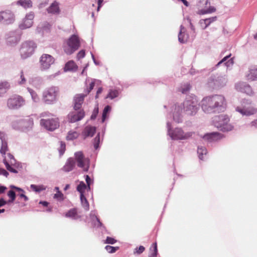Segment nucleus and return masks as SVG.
Masks as SVG:
<instances>
[{
	"instance_id": "f257e3e1",
	"label": "nucleus",
	"mask_w": 257,
	"mask_h": 257,
	"mask_svg": "<svg viewBox=\"0 0 257 257\" xmlns=\"http://www.w3.org/2000/svg\"><path fill=\"white\" fill-rule=\"evenodd\" d=\"M201 106L206 113H220L225 110L226 102L222 95H212L204 97L201 101Z\"/></svg>"
},
{
	"instance_id": "f03ea898",
	"label": "nucleus",
	"mask_w": 257,
	"mask_h": 257,
	"mask_svg": "<svg viewBox=\"0 0 257 257\" xmlns=\"http://www.w3.org/2000/svg\"><path fill=\"white\" fill-rule=\"evenodd\" d=\"M183 109L188 115H195L199 109L198 101L195 96H188L183 104H176L173 112L174 120L179 123L182 121V113Z\"/></svg>"
},
{
	"instance_id": "7ed1b4c3",
	"label": "nucleus",
	"mask_w": 257,
	"mask_h": 257,
	"mask_svg": "<svg viewBox=\"0 0 257 257\" xmlns=\"http://www.w3.org/2000/svg\"><path fill=\"white\" fill-rule=\"evenodd\" d=\"M167 127L168 135L173 140H187L191 138L194 134L191 132L185 133L181 128L179 127L173 129L171 128V123L169 121L167 122Z\"/></svg>"
},
{
	"instance_id": "20e7f679",
	"label": "nucleus",
	"mask_w": 257,
	"mask_h": 257,
	"mask_svg": "<svg viewBox=\"0 0 257 257\" xmlns=\"http://www.w3.org/2000/svg\"><path fill=\"white\" fill-rule=\"evenodd\" d=\"M229 121V118L226 115L216 116L213 119L214 125L222 132H228L233 129V125Z\"/></svg>"
},
{
	"instance_id": "39448f33",
	"label": "nucleus",
	"mask_w": 257,
	"mask_h": 257,
	"mask_svg": "<svg viewBox=\"0 0 257 257\" xmlns=\"http://www.w3.org/2000/svg\"><path fill=\"white\" fill-rule=\"evenodd\" d=\"M225 75L216 74L211 76L208 80V86L213 89H218L224 86L227 83Z\"/></svg>"
},
{
	"instance_id": "423d86ee",
	"label": "nucleus",
	"mask_w": 257,
	"mask_h": 257,
	"mask_svg": "<svg viewBox=\"0 0 257 257\" xmlns=\"http://www.w3.org/2000/svg\"><path fill=\"white\" fill-rule=\"evenodd\" d=\"M59 89L52 86L46 89L43 93V100L47 104H51L56 101Z\"/></svg>"
},
{
	"instance_id": "0eeeda50",
	"label": "nucleus",
	"mask_w": 257,
	"mask_h": 257,
	"mask_svg": "<svg viewBox=\"0 0 257 257\" xmlns=\"http://www.w3.org/2000/svg\"><path fill=\"white\" fill-rule=\"evenodd\" d=\"M36 47V44L33 41H28L24 42L20 50L21 57L23 59H26L31 56Z\"/></svg>"
},
{
	"instance_id": "6e6552de",
	"label": "nucleus",
	"mask_w": 257,
	"mask_h": 257,
	"mask_svg": "<svg viewBox=\"0 0 257 257\" xmlns=\"http://www.w3.org/2000/svg\"><path fill=\"white\" fill-rule=\"evenodd\" d=\"M80 42L78 37L73 35L68 40L67 45L64 47V51L67 54H71L78 49Z\"/></svg>"
},
{
	"instance_id": "1a4fd4ad",
	"label": "nucleus",
	"mask_w": 257,
	"mask_h": 257,
	"mask_svg": "<svg viewBox=\"0 0 257 257\" xmlns=\"http://www.w3.org/2000/svg\"><path fill=\"white\" fill-rule=\"evenodd\" d=\"M25 104L24 98L17 95L11 96L8 99L7 106L10 109H17Z\"/></svg>"
},
{
	"instance_id": "9d476101",
	"label": "nucleus",
	"mask_w": 257,
	"mask_h": 257,
	"mask_svg": "<svg viewBox=\"0 0 257 257\" xmlns=\"http://www.w3.org/2000/svg\"><path fill=\"white\" fill-rule=\"evenodd\" d=\"M15 21V15L10 10H5L0 12V23L4 25H9Z\"/></svg>"
},
{
	"instance_id": "9b49d317",
	"label": "nucleus",
	"mask_w": 257,
	"mask_h": 257,
	"mask_svg": "<svg viewBox=\"0 0 257 257\" xmlns=\"http://www.w3.org/2000/svg\"><path fill=\"white\" fill-rule=\"evenodd\" d=\"M247 104H242L240 106H237L235 108L236 111L242 115L250 116L257 112V108L253 105H250V102L247 101Z\"/></svg>"
},
{
	"instance_id": "f8f14e48",
	"label": "nucleus",
	"mask_w": 257,
	"mask_h": 257,
	"mask_svg": "<svg viewBox=\"0 0 257 257\" xmlns=\"http://www.w3.org/2000/svg\"><path fill=\"white\" fill-rule=\"evenodd\" d=\"M40 124L47 130L53 131L59 126L58 118L54 117L47 119H41Z\"/></svg>"
},
{
	"instance_id": "ddd939ff",
	"label": "nucleus",
	"mask_w": 257,
	"mask_h": 257,
	"mask_svg": "<svg viewBox=\"0 0 257 257\" xmlns=\"http://www.w3.org/2000/svg\"><path fill=\"white\" fill-rule=\"evenodd\" d=\"M55 59L51 55L43 54L40 58V68L42 70H47L54 63Z\"/></svg>"
},
{
	"instance_id": "4468645a",
	"label": "nucleus",
	"mask_w": 257,
	"mask_h": 257,
	"mask_svg": "<svg viewBox=\"0 0 257 257\" xmlns=\"http://www.w3.org/2000/svg\"><path fill=\"white\" fill-rule=\"evenodd\" d=\"M84 116L85 112L83 110L75 109L68 114V119L70 122L73 123L81 120Z\"/></svg>"
},
{
	"instance_id": "2eb2a0df",
	"label": "nucleus",
	"mask_w": 257,
	"mask_h": 257,
	"mask_svg": "<svg viewBox=\"0 0 257 257\" xmlns=\"http://www.w3.org/2000/svg\"><path fill=\"white\" fill-rule=\"evenodd\" d=\"M7 157L8 159L5 157L3 160V163L5 165L6 168L11 172L17 173L18 171L12 167V166H15L16 165V161L14 156L12 154L9 153L7 155Z\"/></svg>"
},
{
	"instance_id": "dca6fc26",
	"label": "nucleus",
	"mask_w": 257,
	"mask_h": 257,
	"mask_svg": "<svg viewBox=\"0 0 257 257\" xmlns=\"http://www.w3.org/2000/svg\"><path fill=\"white\" fill-rule=\"evenodd\" d=\"M236 89L248 95H252L253 91L250 86L246 82H240L235 84Z\"/></svg>"
},
{
	"instance_id": "f3484780",
	"label": "nucleus",
	"mask_w": 257,
	"mask_h": 257,
	"mask_svg": "<svg viewBox=\"0 0 257 257\" xmlns=\"http://www.w3.org/2000/svg\"><path fill=\"white\" fill-rule=\"evenodd\" d=\"M60 3L57 1H54L49 6L48 8H47L46 11L47 13L53 16H58L61 14V9H60Z\"/></svg>"
},
{
	"instance_id": "a211bd4d",
	"label": "nucleus",
	"mask_w": 257,
	"mask_h": 257,
	"mask_svg": "<svg viewBox=\"0 0 257 257\" xmlns=\"http://www.w3.org/2000/svg\"><path fill=\"white\" fill-rule=\"evenodd\" d=\"M34 18V14L33 13L31 12L27 14L24 19L23 22L19 25L20 29L24 30L30 28L33 24Z\"/></svg>"
},
{
	"instance_id": "6ab92c4d",
	"label": "nucleus",
	"mask_w": 257,
	"mask_h": 257,
	"mask_svg": "<svg viewBox=\"0 0 257 257\" xmlns=\"http://www.w3.org/2000/svg\"><path fill=\"white\" fill-rule=\"evenodd\" d=\"M75 158L77 163L78 167L83 168V170L85 172L87 171L89 166H85L86 160L84 158L82 152H76L75 153Z\"/></svg>"
},
{
	"instance_id": "aec40b11",
	"label": "nucleus",
	"mask_w": 257,
	"mask_h": 257,
	"mask_svg": "<svg viewBox=\"0 0 257 257\" xmlns=\"http://www.w3.org/2000/svg\"><path fill=\"white\" fill-rule=\"evenodd\" d=\"M223 135L217 132H213L209 134H206L204 135L202 139L204 141L211 142L213 141H216L222 138Z\"/></svg>"
},
{
	"instance_id": "412c9836",
	"label": "nucleus",
	"mask_w": 257,
	"mask_h": 257,
	"mask_svg": "<svg viewBox=\"0 0 257 257\" xmlns=\"http://www.w3.org/2000/svg\"><path fill=\"white\" fill-rule=\"evenodd\" d=\"M21 39L20 34L16 32H11L9 34L7 38V43L10 45H14L17 44Z\"/></svg>"
},
{
	"instance_id": "4be33fe9",
	"label": "nucleus",
	"mask_w": 257,
	"mask_h": 257,
	"mask_svg": "<svg viewBox=\"0 0 257 257\" xmlns=\"http://www.w3.org/2000/svg\"><path fill=\"white\" fill-rule=\"evenodd\" d=\"M87 95L86 94H79L76 95L74 98V108L75 110L79 109L83 102L84 98Z\"/></svg>"
},
{
	"instance_id": "5701e85b",
	"label": "nucleus",
	"mask_w": 257,
	"mask_h": 257,
	"mask_svg": "<svg viewBox=\"0 0 257 257\" xmlns=\"http://www.w3.org/2000/svg\"><path fill=\"white\" fill-rule=\"evenodd\" d=\"M189 35L186 34V29L182 25L180 26V31L178 34V41L180 43H185L187 42Z\"/></svg>"
},
{
	"instance_id": "b1692460",
	"label": "nucleus",
	"mask_w": 257,
	"mask_h": 257,
	"mask_svg": "<svg viewBox=\"0 0 257 257\" xmlns=\"http://www.w3.org/2000/svg\"><path fill=\"white\" fill-rule=\"evenodd\" d=\"M96 132V127L90 125L86 126L82 132L84 139L87 137H92Z\"/></svg>"
},
{
	"instance_id": "393cba45",
	"label": "nucleus",
	"mask_w": 257,
	"mask_h": 257,
	"mask_svg": "<svg viewBox=\"0 0 257 257\" xmlns=\"http://www.w3.org/2000/svg\"><path fill=\"white\" fill-rule=\"evenodd\" d=\"M75 166V159L72 158H69L63 167V169L65 172H68L72 171L74 169Z\"/></svg>"
},
{
	"instance_id": "a878e982",
	"label": "nucleus",
	"mask_w": 257,
	"mask_h": 257,
	"mask_svg": "<svg viewBox=\"0 0 257 257\" xmlns=\"http://www.w3.org/2000/svg\"><path fill=\"white\" fill-rule=\"evenodd\" d=\"M231 54L224 57L221 61H220L216 65L218 66L222 64H223L227 68L231 66L233 64V61L232 58H230Z\"/></svg>"
},
{
	"instance_id": "bb28decb",
	"label": "nucleus",
	"mask_w": 257,
	"mask_h": 257,
	"mask_svg": "<svg viewBox=\"0 0 257 257\" xmlns=\"http://www.w3.org/2000/svg\"><path fill=\"white\" fill-rule=\"evenodd\" d=\"M246 78L250 81L257 79V67H254L249 69V73L246 75Z\"/></svg>"
},
{
	"instance_id": "cd10ccee",
	"label": "nucleus",
	"mask_w": 257,
	"mask_h": 257,
	"mask_svg": "<svg viewBox=\"0 0 257 257\" xmlns=\"http://www.w3.org/2000/svg\"><path fill=\"white\" fill-rule=\"evenodd\" d=\"M10 83L6 81H0V96H2L6 93L7 91L10 89Z\"/></svg>"
},
{
	"instance_id": "c85d7f7f",
	"label": "nucleus",
	"mask_w": 257,
	"mask_h": 257,
	"mask_svg": "<svg viewBox=\"0 0 257 257\" xmlns=\"http://www.w3.org/2000/svg\"><path fill=\"white\" fill-rule=\"evenodd\" d=\"M17 5L22 6L25 9L32 7V2L31 0H19L17 2Z\"/></svg>"
},
{
	"instance_id": "c756f323",
	"label": "nucleus",
	"mask_w": 257,
	"mask_h": 257,
	"mask_svg": "<svg viewBox=\"0 0 257 257\" xmlns=\"http://www.w3.org/2000/svg\"><path fill=\"white\" fill-rule=\"evenodd\" d=\"M77 67L73 61H70L68 62L64 67V70L65 71H75L76 70Z\"/></svg>"
},
{
	"instance_id": "7c9ffc66",
	"label": "nucleus",
	"mask_w": 257,
	"mask_h": 257,
	"mask_svg": "<svg viewBox=\"0 0 257 257\" xmlns=\"http://www.w3.org/2000/svg\"><path fill=\"white\" fill-rule=\"evenodd\" d=\"M21 125L25 127H31L33 125V120L31 118H27L25 119H22L19 121Z\"/></svg>"
},
{
	"instance_id": "2f4dec72",
	"label": "nucleus",
	"mask_w": 257,
	"mask_h": 257,
	"mask_svg": "<svg viewBox=\"0 0 257 257\" xmlns=\"http://www.w3.org/2000/svg\"><path fill=\"white\" fill-rule=\"evenodd\" d=\"M80 200L81 204L83 207L84 208L85 210L88 211L89 208V205L88 201L87 200L86 197L84 195V194H81L80 195Z\"/></svg>"
},
{
	"instance_id": "473e14b6",
	"label": "nucleus",
	"mask_w": 257,
	"mask_h": 257,
	"mask_svg": "<svg viewBox=\"0 0 257 257\" xmlns=\"http://www.w3.org/2000/svg\"><path fill=\"white\" fill-rule=\"evenodd\" d=\"M79 133L76 131H69L67 136V140H73L78 138Z\"/></svg>"
},
{
	"instance_id": "72a5a7b5",
	"label": "nucleus",
	"mask_w": 257,
	"mask_h": 257,
	"mask_svg": "<svg viewBox=\"0 0 257 257\" xmlns=\"http://www.w3.org/2000/svg\"><path fill=\"white\" fill-rule=\"evenodd\" d=\"M197 153L200 160H203V155H206L207 150L203 147H199L198 148Z\"/></svg>"
},
{
	"instance_id": "f704fd0d",
	"label": "nucleus",
	"mask_w": 257,
	"mask_h": 257,
	"mask_svg": "<svg viewBox=\"0 0 257 257\" xmlns=\"http://www.w3.org/2000/svg\"><path fill=\"white\" fill-rule=\"evenodd\" d=\"M27 89L31 95L32 100L35 102H38L40 99L36 92L30 88H28Z\"/></svg>"
},
{
	"instance_id": "c9c22d12",
	"label": "nucleus",
	"mask_w": 257,
	"mask_h": 257,
	"mask_svg": "<svg viewBox=\"0 0 257 257\" xmlns=\"http://www.w3.org/2000/svg\"><path fill=\"white\" fill-rule=\"evenodd\" d=\"M217 19L216 17H211L208 19H206L204 20H202L204 21L205 26L203 28V29H205L207 27H208L212 22L215 21ZM202 21V20L201 21Z\"/></svg>"
},
{
	"instance_id": "e433bc0d",
	"label": "nucleus",
	"mask_w": 257,
	"mask_h": 257,
	"mask_svg": "<svg viewBox=\"0 0 257 257\" xmlns=\"http://www.w3.org/2000/svg\"><path fill=\"white\" fill-rule=\"evenodd\" d=\"M90 217L92 220H94V219L96 220V223H95V225L97 227H100L102 226V223L100 222L99 219L97 217L94 212L91 211L90 213Z\"/></svg>"
},
{
	"instance_id": "4c0bfd02",
	"label": "nucleus",
	"mask_w": 257,
	"mask_h": 257,
	"mask_svg": "<svg viewBox=\"0 0 257 257\" xmlns=\"http://www.w3.org/2000/svg\"><path fill=\"white\" fill-rule=\"evenodd\" d=\"M87 188V186L83 182H81L80 184L77 187V190L81 194H84L85 190Z\"/></svg>"
},
{
	"instance_id": "58836bf2",
	"label": "nucleus",
	"mask_w": 257,
	"mask_h": 257,
	"mask_svg": "<svg viewBox=\"0 0 257 257\" xmlns=\"http://www.w3.org/2000/svg\"><path fill=\"white\" fill-rule=\"evenodd\" d=\"M31 188L34 191L36 192H40L41 191L45 190L46 189V187L43 185L37 186L34 184L31 185Z\"/></svg>"
},
{
	"instance_id": "ea45409f",
	"label": "nucleus",
	"mask_w": 257,
	"mask_h": 257,
	"mask_svg": "<svg viewBox=\"0 0 257 257\" xmlns=\"http://www.w3.org/2000/svg\"><path fill=\"white\" fill-rule=\"evenodd\" d=\"M118 95V92L116 90H110L108 94H107L106 98H109L110 99H113L116 97Z\"/></svg>"
},
{
	"instance_id": "a19ab883",
	"label": "nucleus",
	"mask_w": 257,
	"mask_h": 257,
	"mask_svg": "<svg viewBox=\"0 0 257 257\" xmlns=\"http://www.w3.org/2000/svg\"><path fill=\"white\" fill-rule=\"evenodd\" d=\"M77 212L75 209L70 210L66 214V216L68 217H71L74 219L76 218Z\"/></svg>"
},
{
	"instance_id": "79ce46f5",
	"label": "nucleus",
	"mask_w": 257,
	"mask_h": 257,
	"mask_svg": "<svg viewBox=\"0 0 257 257\" xmlns=\"http://www.w3.org/2000/svg\"><path fill=\"white\" fill-rule=\"evenodd\" d=\"M95 82L99 83L100 81L98 80L94 79L90 83L89 88H87V89L85 90V92L86 95H87L93 89Z\"/></svg>"
},
{
	"instance_id": "37998d69",
	"label": "nucleus",
	"mask_w": 257,
	"mask_h": 257,
	"mask_svg": "<svg viewBox=\"0 0 257 257\" xmlns=\"http://www.w3.org/2000/svg\"><path fill=\"white\" fill-rule=\"evenodd\" d=\"M191 86L189 83L184 84L180 88V91L183 93H187L190 89Z\"/></svg>"
},
{
	"instance_id": "c03bdc74",
	"label": "nucleus",
	"mask_w": 257,
	"mask_h": 257,
	"mask_svg": "<svg viewBox=\"0 0 257 257\" xmlns=\"http://www.w3.org/2000/svg\"><path fill=\"white\" fill-rule=\"evenodd\" d=\"M8 151V145L6 141L2 142L1 148L0 149V152L3 155H5L6 152Z\"/></svg>"
},
{
	"instance_id": "a18cd8bd",
	"label": "nucleus",
	"mask_w": 257,
	"mask_h": 257,
	"mask_svg": "<svg viewBox=\"0 0 257 257\" xmlns=\"http://www.w3.org/2000/svg\"><path fill=\"white\" fill-rule=\"evenodd\" d=\"M111 107L109 105L106 106L103 111L102 116V121L104 122L106 117L107 113L110 110Z\"/></svg>"
},
{
	"instance_id": "49530a36",
	"label": "nucleus",
	"mask_w": 257,
	"mask_h": 257,
	"mask_svg": "<svg viewBox=\"0 0 257 257\" xmlns=\"http://www.w3.org/2000/svg\"><path fill=\"white\" fill-rule=\"evenodd\" d=\"M100 143V135L98 133L93 140V145L95 149L97 150L99 148V144Z\"/></svg>"
},
{
	"instance_id": "de8ad7c7",
	"label": "nucleus",
	"mask_w": 257,
	"mask_h": 257,
	"mask_svg": "<svg viewBox=\"0 0 257 257\" xmlns=\"http://www.w3.org/2000/svg\"><path fill=\"white\" fill-rule=\"evenodd\" d=\"M8 196L11 198V200H9L8 202H13L16 199V193L13 190H10L8 193Z\"/></svg>"
},
{
	"instance_id": "09e8293b",
	"label": "nucleus",
	"mask_w": 257,
	"mask_h": 257,
	"mask_svg": "<svg viewBox=\"0 0 257 257\" xmlns=\"http://www.w3.org/2000/svg\"><path fill=\"white\" fill-rule=\"evenodd\" d=\"M105 249L109 253H113L115 252L117 249H118L117 247H113L110 245H106L105 246Z\"/></svg>"
},
{
	"instance_id": "8fccbe9b",
	"label": "nucleus",
	"mask_w": 257,
	"mask_h": 257,
	"mask_svg": "<svg viewBox=\"0 0 257 257\" xmlns=\"http://www.w3.org/2000/svg\"><path fill=\"white\" fill-rule=\"evenodd\" d=\"M153 247L154 248V252L149 255V257H156L157 254V243H153Z\"/></svg>"
},
{
	"instance_id": "3c124183",
	"label": "nucleus",
	"mask_w": 257,
	"mask_h": 257,
	"mask_svg": "<svg viewBox=\"0 0 257 257\" xmlns=\"http://www.w3.org/2000/svg\"><path fill=\"white\" fill-rule=\"evenodd\" d=\"M20 80L18 81V83L20 85L25 84L26 82V79L24 76V72L23 71L21 72Z\"/></svg>"
},
{
	"instance_id": "603ef678",
	"label": "nucleus",
	"mask_w": 257,
	"mask_h": 257,
	"mask_svg": "<svg viewBox=\"0 0 257 257\" xmlns=\"http://www.w3.org/2000/svg\"><path fill=\"white\" fill-rule=\"evenodd\" d=\"M65 144L62 142H60V147L59 149V151L60 155H62L65 151Z\"/></svg>"
},
{
	"instance_id": "864d4df0",
	"label": "nucleus",
	"mask_w": 257,
	"mask_h": 257,
	"mask_svg": "<svg viewBox=\"0 0 257 257\" xmlns=\"http://www.w3.org/2000/svg\"><path fill=\"white\" fill-rule=\"evenodd\" d=\"M116 242V240L114 238L108 236V237H107V238L105 240V243H107V244H113L115 243Z\"/></svg>"
},
{
	"instance_id": "5fc2aeb1",
	"label": "nucleus",
	"mask_w": 257,
	"mask_h": 257,
	"mask_svg": "<svg viewBox=\"0 0 257 257\" xmlns=\"http://www.w3.org/2000/svg\"><path fill=\"white\" fill-rule=\"evenodd\" d=\"M145 249V248L142 246V245H141L139 246V248L137 247L136 249H135V251H134V253H138L139 254L142 253Z\"/></svg>"
},
{
	"instance_id": "6e6d98bb",
	"label": "nucleus",
	"mask_w": 257,
	"mask_h": 257,
	"mask_svg": "<svg viewBox=\"0 0 257 257\" xmlns=\"http://www.w3.org/2000/svg\"><path fill=\"white\" fill-rule=\"evenodd\" d=\"M54 198L62 200L63 199V194L60 191H58L54 195Z\"/></svg>"
},
{
	"instance_id": "4d7b16f0",
	"label": "nucleus",
	"mask_w": 257,
	"mask_h": 257,
	"mask_svg": "<svg viewBox=\"0 0 257 257\" xmlns=\"http://www.w3.org/2000/svg\"><path fill=\"white\" fill-rule=\"evenodd\" d=\"M85 55V51L84 50H81L79 53L77 54V57L78 59H81L83 57H84Z\"/></svg>"
},
{
	"instance_id": "13d9d810",
	"label": "nucleus",
	"mask_w": 257,
	"mask_h": 257,
	"mask_svg": "<svg viewBox=\"0 0 257 257\" xmlns=\"http://www.w3.org/2000/svg\"><path fill=\"white\" fill-rule=\"evenodd\" d=\"M85 181L87 183L88 189H90V185L91 179L88 175L86 176Z\"/></svg>"
},
{
	"instance_id": "bf43d9fd",
	"label": "nucleus",
	"mask_w": 257,
	"mask_h": 257,
	"mask_svg": "<svg viewBox=\"0 0 257 257\" xmlns=\"http://www.w3.org/2000/svg\"><path fill=\"white\" fill-rule=\"evenodd\" d=\"M206 10L207 12V14H211L216 11V9L214 7L210 6L208 9H206Z\"/></svg>"
},
{
	"instance_id": "052dcab7",
	"label": "nucleus",
	"mask_w": 257,
	"mask_h": 257,
	"mask_svg": "<svg viewBox=\"0 0 257 257\" xmlns=\"http://www.w3.org/2000/svg\"><path fill=\"white\" fill-rule=\"evenodd\" d=\"M48 5V2L45 1L44 2H42L38 5V8L39 9H42L46 7Z\"/></svg>"
},
{
	"instance_id": "680f3d73",
	"label": "nucleus",
	"mask_w": 257,
	"mask_h": 257,
	"mask_svg": "<svg viewBox=\"0 0 257 257\" xmlns=\"http://www.w3.org/2000/svg\"><path fill=\"white\" fill-rule=\"evenodd\" d=\"M0 139L2 142L6 141L5 134L4 132H0Z\"/></svg>"
},
{
	"instance_id": "e2e57ef3",
	"label": "nucleus",
	"mask_w": 257,
	"mask_h": 257,
	"mask_svg": "<svg viewBox=\"0 0 257 257\" xmlns=\"http://www.w3.org/2000/svg\"><path fill=\"white\" fill-rule=\"evenodd\" d=\"M0 175H3L4 176L7 177L9 175V173L4 169L2 168Z\"/></svg>"
},
{
	"instance_id": "0e129e2a",
	"label": "nucleus",
	"mask_w": 257,
	"mask_h": 257,
	"mask_svg": "<svg viewBox=\"0 0 257 257\" xmlns=\"http://www.w3.org/2000/svg\"><path fill=\"white\" fill-rule=\"evenodd\" d=\"M249 125L251 127H253L255 128H257V119L251 121Z\"/></svg>"
},
{
	"instance_id": "69168bd1",
	"label": "nucleus",
	"mask_w": 257,
	"mask_h": 257,
	"mask_svg": "<svg viewBox=\"0 0 257 257\" xmlns=\"http://www.w3.org/2000/svg\"><path fill=\"white\" fill-rule=\"evenodd\" d=\"M98 109H97L93 111L92 114L91 116V118L92 119H94L96 118L97 114L98 113Z\"/></svg>"
},
{
	"instance_id": "338daca9",
	"label": "nucleus",
	"mask_w": 257,
	"mask_h": 257,
	"mask_svg": "<svg viewBox=\"0 0 257 257\" xmlns=\"http://www.w3.org/2000/svg\"><path fill=\"white\" fill-rule=\"evenodd\" d=\"M19 196L21 198H23L24 199V200L25 201H27L28 200V198L27 196H26L24 194V192H22V193L19 194Z\"/></svg>"
},
{
	"instance_id": "774afa93",
	"label": "nucleus",
	"mask_w": 257,
	"mask_h": 257,
	"mask_svg": "<svg viewBox=\"0 0 257 257\" xmlns=\"http://www.w3.org/2000/svg\"><path fill=\"white\" fill-rule=\"evenodd\" d=\"M7 203V202L3 198L0 199V207L4 206Z\"/></svg>"
}]
</instances>
